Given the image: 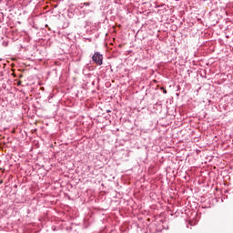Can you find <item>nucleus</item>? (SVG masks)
Masks as SVG:
<instances>
[{
    "label": "nucleus",
    "mask_w": 233,
    "mask_h": 233,
    "mask_svg": "<svg viewBox=\"0 0 233 233\" xmlns=\"http://www.w3.org/2000/svg\"><path fill=\"white\" fill-rule=\"evenodd\" d=\"M92 59L96 65H98L99 66L103 65V55H100L98 52L93 55Z\"/></svg>",
    "instance_id": "f257e3e1"
},
{
    "label": "nucleus",
    "mask_w": 233,
    "mask_h": 233,
    "mask_svg": "<svg viewBox=\"0 0 233 233\" xmlns=\"http://www.w3.org/2000/svg\"><path fill=\"white\" fill-rule=\"evenodd\" d=\"M85 6H90V3H84Z\"/></svg>",
    "instance_id": "f03ea898"
},
{
    "label": "nucleus",
    "mask_w": 233,
    "mask_h": 233,
    "mask_svg": "<svg viewBox=\"0 0 233 233\" xmlns=\"http://www.w3.org/2000/svg\"><path fill=\"white\" fill-rule=\"evenodd\" d=\"M17 86H21V80L17 82Z\"/></svg>",
    "instance_id": "7ed1b4c3"
},
{
    "label": "nucleus",
    "mask_w": 233,
    "mask_h": 233,
    "mask_svg": "<svg viewBox=\"0 0 233 233\" xmlns=\"http://www.w3.org/2000/svg\"><path fill=\"white\" fill-rule=\"evenodd\" d=\"M0 170H3V167H0Z\"/></svg>",
    "instance_id": "20e7f679"
}]
</instances>
